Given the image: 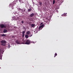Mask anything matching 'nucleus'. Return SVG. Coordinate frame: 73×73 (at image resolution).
Listing matches in <instances>:
<instances>
[{
    "mask_svg": "<svg viewBox=\"0 0 73 73\" xmlns=\"http://www.w3.org/2000/svg\"><path fill=\"white\" fill-rule=\"evenodd\" d=\"M1 43V45H3V46H5V44H6V41L5 40H2L0 42Z\"/></svg>",
    "mask_w": 73,
    "mask_h": 73,
    "instance_id": "nucleus-1",
    "label": "nucleus"
},
{
    "mask_svg": "<svg viewBox=\"0 0 73 73\" xmlns=\"http://www.w3.org/2000/svg\"><path fill=\"white\" fill-rule=\"evenodd\" d=\"M31 43V41L29 40H27L26 42L25 43V44L27 45H29Z\"/></svg>",
    "mask_w": 73,
    "mask_h": 73,
    "instance_id": "nucleus-2",
    "label": "nucleus"
},
{
    "mask_svg": "<svg viewBox=\"0 0 73 73\" xmlns=\"http://www.w3.org/2000/svg\"><path fill=\"white\" fill-rule=\"evenodd\" d=\"M0 26L1 28H5V26L3 24L1 25Z\"/></svg>",
    "mask_w": 73,
    "mask_h": 73,
    "instance_id": "nucleus-3",
    "label": "nucleus"
},
{
    "mask_svg": "<svg viewBox=\"0 0 73 73\" xmlns=\"http://www.w3.org/2000/svg\"><path fill=\"white\" fill-rule=\"evenodd\" d=\"M18 11H21V12H23V9H20V8H17Z\"/></svg>",
    "mask_w": 73,
    "mask_h": 73,
    "instance_id": "nucleus-4",
    "label": "nucleus"
},
{
    "mask_svg": "<svg viewBox=\"0 0 73 73\" xmlns=\"http://www.w3.org/2000/svg\"><path fill=\"white\" fill-rule=\"evenodd\" d=\"M16 43H17L18 44H20V41L17 40L16 41Z\"/></svg>",
    "mask_w": 73,
    "mask_h": 73,
    "instance_id": "nucleus-5",
    "label": "nucleus"
},
{
    "mask_svg": "<svg viewBox=\"0 0 73 73\" xmlns=\"http://www.w3.org/2000/svg\"><path fill=\"white\" fill-rule=\"evenodd\" d=\"M34 15H35V14H34V13H33L31 14V15H30V17H33V16H34Z\"/></svg>",
    "mask_w": 73,
    "mask_h": 73,
    "instance_id": "nucleus-6",
    "label": "nucleus"
},
{
    "mask_svg": "<svg viewBox=\"0 0 73 73\" xmlns=\"http://www.w3.org/2000/svg\"><path fill=\"white\" fill-rule=\"evenodd\" d=\"M26 34H27V35H29V34H31V32H30L29 31H27L26 32Z\"/></svg>",
    "mask_w": 73,
    "mask_h": 73,
    "instance_id": "nucleus-7",
    "label": "nucleus"
},
{
    "mask_svg": "<svg viewBox=\"0 0 73 73\" xmlns=\"http://www.w3.org/2000/svg\"><path fill=\"white\" fill-rule=\"evenodd\" d=\"M7 32V30L6 29H4L3 31V33H6Z\"/></svg>",
    "mask_w": 73,
    "mask_h": 73,
    "instance_id": "nucleus-8",
    "label": "nucleus"
},
{
    "mask_svg": "<svg viewBox=\"0 0 73 73\" xmlns=\"http://www.w3.org/2000/svg\"><path fill=\"white\" fill-rule=\"evenodd\" d=\"M25 37H26V38H28L29 37V36L27 35H25Z\"/></svg>",
    "mask_w": 73,
    "mask_h": 73,
    "instance_id": "nucleus-9",
    "label": "nucleus"
},
{
    "mask_svg": "<svg viewBox=\"0 0 73 73\" xmlns=\"http://www.w3.org/2000/svg\"><path fill=\"white\" fill-rule=\"evenodd\" d=\"M1 36H4V37L5 36H6V35L3 34Z\"/></svg>",
    "mask_w": 73,
    "mask_h": 73,
    "instance_id": "nucleus-10",
    "label": "nucleus"
},
{
    "mask_svg": "<svg viewBox=\"0 0 73 73\" xmlns=\"http://www.w3.org/2000/svg\"><path fill=\"white\" fill-rule=\"evenodd\" d=\"M31 8H30V9H28V12H31Z\"/></svg>",
    "mask_w": 73,
    "mask_h": 73,
    "instance_id": "nucleus-11",
    "label": "nucleus"
},
{
    "mask_svg": "<svg viewBox=\"0 0 73 73\" xmlns=\"http://www.w3.org/2000/svg\"><path fill=\"white\" fill-rule=\"evenodd\" d=\"M31 27H32L33 28L35 27V25L34 24H31Z\"/></svg>",
    "mask_w": 73,
    "mask_h": 73,
    "instance_id": "nucleus-12",
    "label": "nucleus"
},
{
    "mask_svg": "<svg viewBox=\"0 0 73 73\" xmlns=\"http://www.w3.org/2000/svg\"><path fill=\"white\" fill-rule=\"evenodd\" d=\"M39 3L40 5H42V2L40 1L39 2Z\"/></svg>",
    "mask_w": 73,
    "mask_h": 73,
    "instance_id": "nucleus-13",
    "label": "nucleus"
},
{
    "mask_svg": "<svg viewBox=\"0 0 73 73\" xmlns=\"http://www.w3.org/2000/svg\"><path fill=\"white\" fill-rule=\"evenodd\" d=\"M56 2L54 0H53V4H54Z\"/></svg>",
    "mask_w": 73,
    "mask_h": 73,
    "instance_id": "nucleus-14",
    "label": "nucleus"
},
{
    "mask_svg": "<svg viewBox=\"0 0 73 73\" xmlns=\"http://www.w3.org/2000/svg\"><path fill=\"white\" fill-rule=\"evenodd\" d=\"M41 27L42 28H43V27H44V25L43 24L42 25H41Z\"/></svg>",
    "mask_w": 73,
    "mask_h": 73,
    "instance_id": "nucleus-15",
    "label": "nucleus"
},
{
    "mask_svg": "<svg viewBox=\"0 0 73 73\" xmlns=\"http://www.w3.org/2000/svg\"><path fill=\"white\" fill-rule=\"evenodd\" d=\"M25 31H23L22 32V34H25Z\"/></svg>",
    "mask_w": 73,
    "mask_h": 73,
    "instance_id": "nucleus-16",
    "label": "nucleus"
},
{
    "mask_svg": "<svg viewBox=\"0 0 73 73\" xmlns=\"http://www.w3.org/2000/svg\"><path fill=\"white\" fill-rule=\"evenodd\" d=\"M8 47L9 48H10V47H11V46L9 44V45L8 46Z\"/></svg>",
    "mask_w": 73,
    "mask_h": 73,
    "instance_id": "nucleus-17",
    "label": "nucleus"
},
{
    "mask_svg": "<svg viewBox=\"0 0 73 73\" xmlns=\"http://www.w3.org/2000/svg\"><path fill=\"white\" fill-rule=\"evenodd\" d=\"M42 28V27H41V26H39V29H40V28Z\"/></svg>",
    "mask_w": 73,
    "mask_h": 73,
    "instance_id": "nucleus-18",
    "label": "nucleus"
},
{
    "mask_svg": "<svg viewBox=\"0 0 73 73\" xmlns=\"http://www.w3.org/2000/svg\"><path fill=\"white\" fill-rule=\"evenodd\" d=\"M24 36H25V34H23L22 35L23 37H24Z\"/></svg>",
    "mask_w": 73,
    "mask_h": 73,
    "instance_id": "nucleus-19",
    "label": "nucleus"
},
{
    "mask_svg": "<svg viewBox=\"0 0 73 73\" xmlns=\"http://www.w3.org/2000/svg\"><path fill=\"white\" fill-rule=\"evenodd\" d=\"M55 56H57V53H55Z\"/></svg>",
    "mask_w": 73,
    "mask_h": 73,
    "instance_id": "nucleus-20",
    "label": "nucleus"
},
{
    "mask_svg": "<svg viewBox=\"0 0 73 73\" xmlns=\"http://www.w3.org/2000/svg\"><path fill=\"white\" fill-rule=\"evenodd\" d=\"M21 23H22V24H23L24 23V21H22L21 22Z\"/></svg>",
    "mask_w": 73,
    "mask_h": 73,
    "instance_id": "nucleus-21",
    "label": "nucleus"
},
{
    "mask_svg": "<svg viewBox=\"0 0 73 73\" xmlns=\"http://www.w3.org/2000/svg\"><path fill=\"white\" fill-rule=\"evenodd\" d=\"M26 10V9H24V10H23L24 12H25L26 11H25Z\"/></svg>",
    "mask_w": 73,
    "mask_h": 73,
    "instance_id": "nucleus-22",
    "label": "nucleus"
},
{
    "mask_svg": "<svg viewBox=\"0 0 73 73\" xmlns=\"http://www.w3.org/2000/svg\"><path fill=\"white\" fill-rule=\"evenodd\" d=\"M42 24H43V23H41L40 24V25H42Z\"/></svg>",
    "mask_w": 73,
    "mask_h": 73,
    "instance_id": "nucleus-23",
    "label": "nucleus"
},
{
    "mask_svg": "<svg viewBox=\"0 0 73 73\" xmlns=\"http://www.w3.org/2000/svg\"><path fill=\"white\" fill-rule=\"evenodd\" d=\"M32 35H31L30 36V37H32Z\"/></svg>",
    "mask_w": 73,
    "mask_h": 73,
    "instance_id": "nucleus-24",
    "label": "nucleus"
},
{
    "mask_svg": "<svg viewBox=\"0 0 73 73\" xmlns=\"http://www.w3.org/2000/svg\"><path fill=\"white\" fill-rule=\"evenodd\" d=\"M13 7H12V9H13Z\"/></svg>",
    "mask_w": 73,
    "mask_h": 73,
    "instance_id": "nucleus-25",
    "label": "nucleus"
},
{
    "mask_svg": "<svg viewBox=\"0 0 73 73\" xmlns=\"http://www.w3.org/2000/svg\"><path fill=\"white\" fill-rule=\"evenodd\" d=\"M54 57H55V56H54Z\"/></svg>",
    "mask_w": 73,
    "mask_h": 73,
    "instance_id": "nucleus-26",
    "label": "nucleus"
}]
</instances>
